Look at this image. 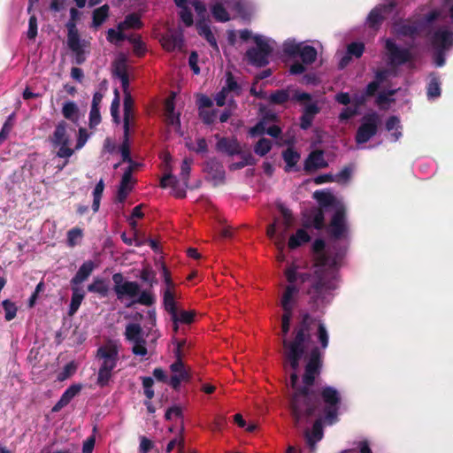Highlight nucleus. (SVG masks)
<instances>
[{
  "label": "nucleus",
  "instance_id": "24",
  "mask_svg": "<svg viewBox=\"0 0 453 453\" xmlns=\"http://www.w3.org/2000/svg\"><path fill=\"white\" fill-rule=\"evenodd\" d=\"M165 114L166 122L172 126L175 131L180 130V121L179 114L174 113V95L173 94L165 102Z\"/></svg>",
  "mask_w": 453,
  "mask_h": 453
},
{
  "label": "nucleus",
  "instance_id": "61",
  "mask_svg": "<svg viewBox=\"0 0 453 453\" xmlns=\"http://www.w3.org/2000/svg\"><path fill=\"white\" fill-rule=\"evenodd\" d=\"M143 217V213L142 211V205L135 206L133 209L132 215L129 218V224L131 225L132 228L135 231L137 223L136 219H141Z\"/></svg>",
  "mask_w": 453,
  "mask_h": 453
},
{
  "label": "nucleus",
  "instance_id": "7",
  "mask_svg": "<svg viewBox=\"0 0 453 453\" xmlns=\"http://www.w3.org/2000/svg\"><path fill=\"white\" fill-rule=\"evenodd\" d=\"M279 211L282 219H276L274 222L267 228V236L273 242L277 250L281 252L285 250L286 234L288 228L293 224V217L290 211L283 204L279 205Z\"/></svg>",
  "mask_w": 453,
  "mask_h": 453
},
{
  "label": "nucleus",
  "instance_id": "40",
  "mask_svg": "<svg viewBox=\"0 0 453 453\" xmlns=\"http://www.w3.org/2000/svg\"><path fill=\"white\" fill-rule=\"evenodd\" d=\"M392 8V5H389V6H383V7H376L374 8L369 14L368 18H367V22L369 24L370 27H376L378 24H380V22L383 19V12H387L388 10H390Z\"/></svg>",
  "mask_w": 453,
  "mask_h": 453
},
{
  "label": "nucleus",
  "instance_id": "1",
  "mask_svg": "<svg viewBox=\"0 0 453 453\" xmlns=\"http://www.w3.org/2000/svg\"><path fill=\"white\" fill-rule=\"evenodd\" d=\"M314 262L294 260L284 271L288 285L282 294L280 305L284 311L281 319L284 368L290 369V403L296 424L315 414L316 395L312 389L315 376L319 373L322 351L328 345V332L325 325L308 314L303 316L295 328L294 336L287 338L292 311L299 293L306 294L319 308L329 303L337 286L336 270L342 252L331 254L323 240L312 244Z\"/></svg>",
  "mask_w": 453,
  "mask_h": 453
},
{
  "label": "nucleus",
  "instance_id": "53",
  "mask_svg": "<svg viewBox=\"0 0 453 453\" xmlns=\"http://www.w3.org/2000/svg\"><path fill=\"white\" fill-rule=\"evenodd\" d=\"M302 44L296 43L294 40H287L283 44V51L289 57L299 55Z\"/></svg>",
  "mask_w": 453,
  "mask_h": 453
},
{
  "label": "nucleus",
  "instance_id": "58",
  "mask_svg": "<svg viewBox=\"0 0 453 453\" xmlns=\"http://www.w3.org/2000/svg\"><path fill=\"white\" fill-rule=\"evenodd\" d=\"M441 94L440 83L437 78L434 77L431 79L428 88L427 96L429 98L438 97Z\"/></svg>",
  "mask_w": 453,
  "mask_h": 453
},
{
  "label": "nucleus",
  "instance_id": "32",
  "mask_svg": "<svg viewBox=\"0 0 453 453\" xmlns=\"http://www.w3.org/2000/svg\"><path fill=\"white\" fill-rule=\"evenodd\" d=\"M310 241V235L306 230L300 228L292 234L288 242V246L291 250H295Z\"/></svg>",
  "mask_w": 453,
  "mask_h": 453
},
{
  "label": "nucleus",
  "instance_id": "63",
  "mask_svg": "<svg viewBox=\"0 0 453 453\" xmlns=\"http://www.w3.org/2000/svg\"><path fill=\"white\" fill-rule=\"evenodd\" d=\"M352 170L349 167L344 168L339 173L334 175V181L338 183H345L350 178Z\"/></svg>",
  "mask_w": 453,
  "mask_h": 453
},
{
  "label": "nucleus",
  "instance_id": "47",
  "mask_svg": "<svg viewBox=\"0 0 453 453\" xmlns=\"http://www.w3.org/2000/svg\"><path fill=\"white\" fill-rule=\"evenodd\" d=\"M299 55L303 63L311 64L316 60L317 50L311 46L302 45Z\"/></svg>",
  "mask_w": 453,
  "mask_h": 453
},
{
  "label": "nucleus",
  "instance_id": "11",
  "mask_svg": "<svg viewBox=\"0 0 453 453\" xmlns=\"http://www.w3.org/2000/svg\"><path fill=\"white\" fill-rule=\"evenodd\" d=\"M257 48L247 51L249 61L257 66H263L268 63V57L273 50L271 41L262 35H254Z\"/></svg>",
  "mask_w": 453,
  "mask_h": 453
},
{
  "label": "nucleus",
  "instance_id": "48",
  "mask_svg": "<svg viewBox=\"0 0 453 453\" xmlns=\"http://www.w3.org/2000/svg\"><path fill=\"white\" fill-rule=\"evenodd\" d=\"M386 128L388 132H393L391 136L394 142L397 141L402 135V133L399 131L400 121L396 117H391L388 119Z\"/></svg>",
  "mask_w": 453,
  "mask_h": 453
},
{
  "label": "nucleus",
  "instance_id": "17",
  "mask_svg": "<svg viewBox=\"0 0 453 453\" xmlns=\"http://www.w3.org/2000/svg\"><path fill=\"white\" fill-rule=\"evenodd\" d=\"M68 29L67 43L69 48L77 55V62L83 61L82 54L84 53L85 42L80 40L76 24L67 22Z\"/></svg>",
  "mask_w": 453,
  "mask_h": 453
},
{
  "label": "nucleus",
  "instance_id": "54",
  "mask_svg": "<svg viewBox=\"0 0 453 453\" xmlns=\"http://www.w3.org/2000/svg\"><path fill=\"white\" fill-rule=\"evenodd\" d=\"M3 309L4 311V318L7 321L12 320L17 314V305L15 303L10 301V300H4L2 303Z\"/></svg>",
  "mask_w": 453,
  "mask_h": 453
},
{
  "label": "nucleus",
  "instance_id": "3",
  "mask_svg": "<svg viewBox=\"0 0 453 453\" xmlns=\"http://www.w3.org/2000/svg\"><path fill=\"white\" fill-rule=\"evenodd\" d=\"M114 291L117 298L129 307L134 303L150 305L154 303L153 295L150 291H141L137 282L124 280L122 274L112 276Z\"/></svg>",
  "mask_w": 453,
  "mask_h": 453
},
{
  "label": "nucleus",
  "instance_id": "42",
  "mask_svg": "<svg viewBox=\"0 0 453 453\" xmlns=\"http://www.w3.org/2000/svg\"><path fill=\"white\" fill-rule=\"evenodd\" d=\"M176 436L172 439L166 446V452L170 453L175 447H178L180 450L183 449L184 438V426L180 424L176 428Z\"/></svg>",
  "mask_w": 453,
  "mask_h": 453
},
{
  "label": "nucleus",
  "instance_id": "16",
  "mask_svg": "<svg viewBox=\"0 0 453 453\" xmlns=\"http://www.w3.org/2000/svg\"><path fill=\"white\" fill-rule=\"evenodd\" d=\"M68 29L67 43L69 48L77 55V62L83 61L82 54L84 53L85 42L80 40L76 24L67 22Z\"/></svg>",
  "mask_w": 453,
  "mask_h": 453
},
{
  "label": "nucleus",
  "instance_id": "26",
  "mask_svg": "<svg viewBox=\"0 0 453 453\" xmlns=\"http://www.w3.org/2000/svg\"><path fill=\"white\" fill-rule=\"evenodd\" d=\"M304 222L307 226L321 229L324 226V214L321 208H313L304 214Z\"/></svg>",
  "mask_w": 453,
  "mask_h": 453
},
{
  "label": "nucleus",
  "instance_id": "45",
  "mask_svg": "<svg viewBox=\"0 0 453 453\" xmlns=\"http://www.w3.org/2000/svg\"><path fill=\"white\" fill-rule=\"evenodd\" d=\"M113 73L114 75L119 80L123 91L126 92V90L128 88V76L126 71L125 63L118 62L115 65Z\"/></svg>",
  "mask_w": 453,
  "mask_h": 453
},
{
  "label": "nucleus",
  "instance_id": "57",
  "mask_svg": "<svg viewBox=\"0 0 453 453\" xmlns=\"http://www.w3.org/2000/svg\"><path fill=\"white\" fill-rule=\"evenodd\" d=\"M125 39L124 30L111 28L107 31V40L111 43H117Z\"/></svg>",
  "mask_w": 453,
  "mask_h": 453
},
{
  "label": "nucleus",
  "instance_id": "30",
  "mask_svg": "<svg viewBox=\"0 0 453 453\" xmlns=\"http://www.w3.org/2000/svg\"><path fill=\"white\" fill-rule=\"evenodd\" d=\"M217 148L219 150L225 152L228 155L238 154L241 151L240 144L238 143L237 140L234 138L220 139L217 143Z\"/></svg>",
  "mask_w": 453,
  "mask_h": 453
},
{
  "label": "nucleus",
  "instance_id": "37",
  "mask_svg": "<svg viewBox=\"0 0 453 453\" xmlns=\"http://www.w3.org/2000/svg\"><path fill=\"white\" fill-rule=\"evenodd\" d=\"M365 46L361 42H352L348 46L347 56L343 57L340 61V66L342 68L348 65L349 56L359 58L364 52Z\"/></svg>",
  "mask_w": 453,
  "mask_h": 453
},
{
  "label": "nucleus",
  "instance_id": "44",
  "mask_svg": "<svg viewBox=\"0 0 453 453\" xmlns=\"http://www.w3.org/2000/svg\"><path fill=\"white\" fill-rule=\"evenodd\" d=\"M142 27V21L140 19V16L137 14H129L126 17L125 20L119 24V28L120 30H127V29H137Z\"/></svg>",
  "mask_w": 453,
  "mask_h": 453
},
{
  "label": "nucleus",
  "instance_id": "10",
  "mask_svg": "<svg viewBox=\"0 0 453 453\" xmlns=\"http://www.w3.org/2000/svg\"><path fill=\"white\" fill-rule=\"evenodd\" d=\"M50 142L52 146L57 149V157L61 158H69L72 157L75 150L71 147V138L67 133V124L65 121H60L51 137Z\"/></svg>",
  "mask_w": 453,
  "mask_h": 453
},
{
  "label": "nucleus",
  "instance_id": "18",
  "mask_svg": "<svg viewBox=\"0 0 453 453\" xmlns=\"http://www.w3.org/2000/svg\"><path fill=\"white\" fill-rule=\"evenodd\" d=\"M274 118L275 116L273 114L265 117L250 130V135L256 137L266 133L273 137H277L280 133V129L275 125H270V123L274 120Z\"/></svg>",
  "mask_w": 453,
  "mask_h": 453
},
{
  "label": "nucleus",
  "instance_id": "64",
  "mask_svg": "<svg viewBox=\"0 0 453 453\" xmlns=\"http://www.w3.org/2000/svg\"><path fill=\"white\" fill-rule=\"evenodd\" d=\"M101 121V116L99 108L91 107L89 113V126L90 127H94L97 126Z\"/></svg>",
  "mask_w": 453,
  "mask_h": 453
},
{
  "label": "nucleus",
  "instance_id": "23",
  "mask_svg": "<svg viewBox=\"0 0 453 453\" xmlns=\"http://www.w3.org/2000/svg\"><path fill=\"white\" fill-rule=\"evenodd\" d=\"M162 273L165 282L166 284V289L164 292V303L165 309L171 312L175 311V302L173 293V284L170 278V273L165 265H162Z\"/></svg>",
  "mask_w": 453,
  "mask_h": 453
},
{
  "label": "nucleus",
  "instance_id": "2",
  "mask_svg": "<svg viewBox=\"0 0 453 453\" xmlns=\"http://www.w3.org/2000/svg\"><path fill=\"white\" fill-rule=\"evenodd\" d=\"M174 2L180 8L181 20L188 27L193 24L190 10H195L197 17L196 27L199 35L203 36L214 49L218 50L216 39L209 26V15L204 4L196 0H174Z\"/></svg>",
  "mask_w": 453,
  "mask_h": 453
},
{
  "label": "nucleus",
  "instance_id": "15",
  "mask_svg": "<svg viewBox=\"0 0 453 453\" xmlns=\"http://www.w3.org/2000/svg\"><path fill=\"white\" fill-rule=\"evenodd\" d=\"M386 50L393 65H402L412 59V53L410 49L400 48L391 39L386 40Z\"/></svg>",
  "mask_w": 453,
  "mask_h": 453
},
{
  "label": "nucleus",
  "instance_id": "34",
  "mask_svg": "<svg viewBox=\"0 0 453 453\" xmlns=\"http://www.w3.org/2000/svg\"><path fill=\"white\" fill-rule=\"evenodd\" d=\"M395 76V73L388 70L380 71L376 73V79L374 81L368 84L366 88V94L372 96L379 88L380 85L389 77Z\"/></svg>",
  "mask_w": 453,
  "mask_h": 453
},
{
  "label": "nucleus",
  "instance_id": "59",
  "mask_svg": "<svg viewBox=\"0 0 453 453\" xmlns=\"http://www.w3.org/2000/svg\"><path fill=\"white\" fill-rule=\"evenodd\" d=\"M154 385V380L150 377H143L142 378V387L144 389V395L146 397L150 400L154 397V390L152 387Z\"/></svg>",
  "mask_w": 453,
  "mask_h": 453
},
{
  "label": "nucleus",
  "instance_id": "8",
  "mask_svg": "<svg viewBox=\"0 0 453 453\" xmlns=\"http://www.w3.org/2000/svg\"><path fill=\"white\" fill-rule=\"evenodd\" d=\"M445 17L441 11H430L419 15L415 21V25H410L409 21L396 23L394 26V32L400 36H413L415 34L422 30L423 27L429 26L434 21H443Z\"/></svg>",
  "mask_w": 453,
  "mask_h": 453
},
{
  "label": "nucleus",
  "instance_id": "4",
  "mask_svg": "<svg viewBox=\"0 0 453 453\" xmlns=\"http://www.w3.org/2000/svg\"><path fill=\"white\" fill-rule=\"evenodd\" d=\"M313 197L322 208L332 207L334 214L329 225V233L336 239L345 238L348 228L344 219V206L328 191H316Z\"/></svg>",
  "mask_w": 453,
  "mask_h": 453
},
{
  "label": "nucleus",
  "instance_id": "50",
  "mask_svg": "<svg viewBox=\"0 0 453 453\" xmlns=\"http://www.w3.org/2000/svg\"><path fill=\"white\" fill-rule=\"evenodd\" d=\"M104 189V182L103 180H100L98 183L96 185L93 191V204L92 209L94 212H96L100 207V201Z\"/></svg>",
  "mask_w": 453,
  "mask_h": 453
},
{
  "label": "nucleus",
  "instance_id": "12",
  "mask_svg": "<svg viewBox=\"0 0 453 453\" xmlns=\"http://www.w3.org/2000/svg\"><path fill=\"white\" fill-rule=\"evenodd\" d=\"M186 342L185 341H175L174 344L176 345V349L174 350L175 357L177 360L171 365L170 369L173 372V376L170 380V384L173 388H177L180 384L188 380V374L187 370L185 369L184 364L181 361L182 357V348L184 347Z\"/></svg>",
  "mask_w": 453,
  "mask_h": 453
},
{
  "label": "nucleus",
  "instance_id": "19",
  "mask_svg": "<svg viewBox=\"0 0 453 453\" xmlns=\"http://www.w3.org/2000/svg\"><path fill=\"white\" fill-rule=\"evenodd\" d=\"M433 46L438 50H447L453 44V33L448 27H441L430 37Z\"/></svg>",
  "mask_w": 453,
  "mask_h": 453
},
{
  "label": "nucleus",
  "instance_id": "60",
  "mask_svg": "<svg viewBox=\"0 0 453 453\" xmlns=\"http://www.w3.org/2000/svg\"><path fill=\"white\" fill-rule=\"evenodd\" d=\"M181 409L178 406H173L170 409L167 410L166 413H165V418L167 420H179L180 421V424L183 425L182 423V420H181Z\"/></svg>",
  "mask_w": 453,
  "mask_h": 453
},
{
  "label": "nucleus",
  "instance_id": "31",
  "mask_svg": "<svg viewBox=\"0 0 453 453\" xmlns=\"http://www.w3.org/2000/svg\"><path fill=\"white\" fill-rule=\"evenodd\" d=\"M96 265L92 261L84 262L81 266L79 268L77 273L72 280V283L73 285L80 284L86 280L88 277L91 274L93 270L95 269Z\"/></svg>",
  "mask_w": 453,
  "mask_h": 453
},
{
  "label": "nucleus",
  "instance_id": "29",
  "mask_svg": "<svg viewBox=\"0 0 453 453\" xmlns=\"http://www.w3.org/2000/svg\"><path fill=\"white\" fill-rule=\"evenodd\" d=\"M326 165L327 163L324 158L323 152L320 150L311 152L305 162V169L308 171L317 170Z\"/></svg>",
  "mask_w": 453,
  "mask_h": 453
},
{
  "label": "nucleus",
  "instance_id": "22",
  "mask_svg": "<svg viewBox=\"0 0 453 453\" xmlns=\"http://www.w3.org/2000/svg\"><path fill=\"white\" fill-rule=\"evenodd\" d=\"M134 170V169H133V166L129 165L123 173L117 194V199L119 203H123L125 201L134 188V180L132 176Z\"/></svg>",
  "mask_w": 453,
  "mask_h": 453
},
{
  "label": "nucleus",
  "instance_id": "33",
  "mask_svg": "<svg viewBox=\"0 0 453 453\" xmlns=\"http://www.w3.org/2000/svg\"><path fill=\"white\" fill-rule=\"evenodd\" d=\"M305 437L308 445L311 449H314L315 444L319 441L323 437V431L320 420H317L311 432L305 433Z\"/></svg>",
  "mask_w": 453,
  "mask_h": 453
},
{
  "label": "nucleus",
  "instance_id": "56",
  "mask_svg": "<svg viewBox=\"0 0 453 453\" xmlns=\"http://www.w3.org/2000/svg\"><path fill=\"white\" fill-rule=\"evenodd\" d=\"M76 371V365L71 362L65 365L63 370L58 374V380L64 381L70 378Z\"/></svg>",
  "mask_w": 453,
  "mask_h": 453
},
{
  "label": "nucleus",
  "instance_id": "62",
  "mask_svg": "<svg viewBox=\"0 0 453 453\" xmlns=\"http://www.w3.org/2000/svg\"><path fill=\"white\" fill-rule=\"evenodd\" d=\"M89 135L85 128L79 129V134L77 139V143L75 146V150H81L87 142Z\"/></svg>",
  "mask_w": 453,
  "mask_h": 453
},
{
  "label": "nucleus",
  "instance_id": "14",
  "mask_svg": "<svg viewBox=\"0 0 453 453\" xmlns=\"http://www.w3.org/2000/svg\"><path fill=\"white\" fill-rule=\"evenodd\" d=\"M321 396L327 406L326 421L328 424H332L337 414L338 403L341 399L340 394L335 388L326 387L321 391Z\"/></svg>",
  "mask_w": 453,
  "mask_h": 453
},
{
  "label": "nucleus",
  "instance_id": "35",
  "mask_svg": "<svg viewBox=\"0 0 453 453\" xmlns=\"http://www.w3.org/2000/svg\"><path fill=\"white\" fill-rule=\"evenodd\" d=\"M237 88L236 82L233 80V77L229 74L226 79V87H224L222 90L217 94L215 100L219 106L225 104L226 99L228 97L229 93L233 92Z\"/></svg>",
  "mask_w": 453,
  "mask_h": 453
},
{
  "label": "nucleus",
  "instance_id": "21",
  "mask_svg": "<svg viewBox=\"0 0 453 453\" xmlns=\"http://www.w3.org/2000/svg\"><path fill=\"white\" fill-rule=\"evenodd\" d=\"M160 42L162 47L167 51L181 50L183 46L182 33L170 30L161 37Z\"/></svg>",
  "mask_w": 453,
  "mask_h": 453
},
{
  "label": "nucleus",
  "instance_id": "39",
  "mask_svg": "<svg viewBox=\"0 0 453 453\" xmlns=\"http://www.w3.org/2000/svg\"><path fill=\"white\" fill-rule=\"evenodd\" d=\"M318 111L319 109L315 104H308L305 105L303 114L301 119L302 128L306 129L311 126L313 117Z\"/></svg>",
  "mask_w": 453,
  "mask_h": 453
},
{
  "label": "nucleus",
  "instance_id": "49",
  "mask_svg": "<svg viewBox=\"0 0 453 453\" xmlns=\"http://www.w3.org/2000/svg\"><path fill=\"white\" fill-rule=\"evenodd\" d=\"M108 288L107 283L102 279H95L93 283L88 287L89 292L98 293L103 296L107 295Z\"/></svg>",
  "mask_w": 453,
  "mask_h": 453
},
{
  "label": "nucleus",
  "instance_id": "20",
  "mask_svg": "<svg viewBox=\"0 0 453 453\" xmlns=\"http://www.w3.org/2000/svg\"><path fill=\"white\" fill-rule=\"evenodd\" d=\"M218 3L212 7V14L214 18L219 21H226L229 19V15L227 12L221 6V4L224 3L226 4L227 8L235 11L237 12H241V0H217Z\"/></svg>",
  "mask_w": 453,
  "mask_h": 453
},
{
  "label": "nucleus",
  "instance_id": "6",
  "mask_svg": "<svg viewBox=\"0 0 453 453\" xmlns=\"http://www.w3.org/2000/svg\"><path fill=\"white\" fill-rule=\"evenodd\" d=\"M124 335L126 340L132 344V353L139 357L148 355L149 350L154 349L156 342L160 336L157 330L150 329L146 334L150 341H146L141 326L134 323L127 325Z\"/></svg>",
  "mask_w": 453,
  "mask_h": 453
},
{
  "label": "nucleus",
  "instance_id": "43",
  "mask_svg": "<svg viewBox=\"0 0 453 453\" xmlns=\"http://www.w3.org/2000/svg\"><path fill=\"white\" fill-rule=\"evenodd\" d=\"M85 293L82 289L78 287H73V296L70 303L69 314L73 315L79 309Z\"/></svg>",
  "mask_w": 453,
  "mask_h": 453
},
{
  "label": "nucleus",
  "instance_id": "55",
  "mask_svg": "<svg viewBox=\"0 0 453 453\" xmlns=\"http://www.w3.org/2000/svg\"><path fill=\"white\" fill-rule=\"evenodd\" d=\"M272 147V142L270 140L262 138L260 139L255 146V152L257 155L265 156Z\"/></svg>",
  "mask_w": 453,
  "mask_h": 453
},
{
  "label": "nucleus",
  "instance_id": "51",
  "mask_svg": "<svg viewBox=\"0 0 453 453\" xmlns=\"http://www.w3.org/2000/svg\"><path fill=\"white\" fill-rule=\"evenodd\" d=\"M83 237V231L79 227L72 228L67 232V244L74 247L79 244Z\"/></svg>",
  "mask_w": 453,
  "mask_h": 453
},
{
  "label": "nucleus",
  "instance_id": "9",
  "mask_svg": "<svg viewBox=\"0 0 453 453\" xmlns=\"http://www.w3.org/2000/svg\"><path fill=\"white\" fill-rule=\"evenodd\" d=\"M191 160L185 158L181 164L180 181L171 173H165L160 181V186L163 188H171L172 193L176 197H183L185 196V189L187 188V181L190 173Z\"/></svg>",
  "mask_w": 453,
  "mask_h": 453
},
{
  "label": "nucleus",
  "instance_id": "27",
  "mask_svg": "<svg viewBox=\"0 0 453 453\" xmlns=\"http://www.w3.org/2000/svg\"><path fill=\"white\" fill-rule=\"evenodd\" d=\"M81 387L80 385H72L71 387H69L64 392V394L61 395V397L58 400V402L54 405V407L52 408V411L58 412L62 408L66 406L71 402V400L76 395H78V393L81 391Z\"/></svg>",
  "mask_w": 453,
  "mask_h": 453
},
{
  "label": "nucleus",
  "instance_id": "5",
  "mask_svg": "<svg viewBox=\"0 0 453 453\" xmlns=\"http://www.w3.org/2000/svg\"><path fill=\"white\" fill-rule=\"evenodd\" d=\"M119 350L120 344L115 341H108L97 349L96 357L101 361L97 376L99 386L104 387L109 382L119 359Z\"/></svg>",
  "mask_w": 453,
  "mask_h": 453
},
{
  "label": "nucleus",
  "instance_id": "52",
  "mask_svg": "<svg viewBox=\"0 0 453 453\" xmlns=\"http://www.w3.org/2000/svg\"><path fill=\"white\" fill-rule=\"evenodd\" d=\"M283 158L287 164L286 170L289 171L298 162L300 156L292 149H288L283 152Z\"/></svg>",
  "mask_w": 453,
  "mask_h": 453
},
{
  "label": "nucleus",
  "instance_id": "41",
  "mask_svg": "<svg viewBox=\"0 0 453 453\" xmlns=\"http://www.w3.org/2000/svg\"><path fill=\"white\" fill-rule=\"evenodd\" d=\"M109 16V6L104 4L93 12L92 26L96 28L99 27Z\"/></svg>",
  "mask_w": 453,
  "mask_h": 453
},
{
  "label": "nucleus",
  "instance_id": "28",
  "mask_svg": "<svg viewBox=\"0 0 453 453\" xmlns=\"http://www.w3.org/2000/svg\"><path fill=\"white\" fill-rule=\"evenodd\" d=\"M209 176L214 181V184L221 183L225 178L223 166L217 161L211 160L206 164L205 167Z\"/></svg>",
  "mask_w": 453,
  "mask_h": 453
},
{
  "label": "nucleus",
  "instance_id": "38",
  "mask_svg": "<svg viewBox=\"0 0 453 453\" xmlns=\"http://www.w3.org/2000/svg\"><path fill=\"white\" fill-rule=\"evenodd\" d=\"M195 312L192 311H176L172 313V319L174 322V330H178V323L189 324L194 320Z\"/></svg>",
  "mask_w": 453,
  "mask_h": 453
},
{
  "label": "nucleus",
  "instance_id": "36",
  "mask_svg": "<svg viewBox=\"0 0 453 453\" xmlns=\"http://www.w3.org/2000/svg\"><path fill=\"white\" fill-rule=\"evenodd\" d=\"M63 116L73 123H77L80 119V111L77 104L74 102L68 101L63 104L62 107Z\"/></svg>",
  "mask_w": 453,
  "mask_h": 453
},
{
  "label": "nucleus",
  "instance_id": "25",
  "mask_svg": "<svg viewBox=\"0 0 453 453\" xmlns=\"http://www.w3.org/2000/svg\"><path fill=\"white\" fill-rule=\"evenodd\" d=\"M125 94L124 98V129L126 131V134L130 129L134 127V112L132 111L133 100L131 96L127 92V89Z\"/></svg>",
  "mask_w": 453,
  "mask_h": 453
},
{
  "label": "nucleus",
  "instance_id": "13",
  "mask_svg": "<svg viewBox=\"0 0 453 453\" xmlns=\"http://www.w3.org/2000/svg\"><path fill=\"white\" fill-rule=\"evenodd\" d=\"M380 123V119L377 113H370L364 116L362 124L357 131V143L360 145L367 142L377 133Z\"/></svg>",
  "mask_w": 453,
  "mask_h": 453
},
{
  "label": "nucleus",
  "instance_id": "46",
  "mask_svg": "<svg viewBox=\"0 0 453 453\" xmlns=\"http://www.w3.org/2000/svg\"><path fill=\"white\" fill-rule=\"evenodd\" d=\"M128 134L129 132L126 134V131L124 130V141L120 146V153L123 161L128 162L129 165H132L133 169H135L138 166V164L134 163L130 157Z\"/></svg>",
  "mask_w": 453,
  "mask_h": 453
}]
</instances>
